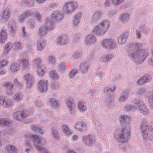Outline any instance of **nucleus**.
I'll list each match as a JSON object with an SVG mask.
<instances>
[{"mask_svg": "<svg viewBox=\"0 0 153 153\" xmlns=\"http://www.w3.org/2000/svg\"><path fill=\"white\" fill-rule=\"evenodd\" d=\"M20 67V65L16 62L12 63L10 66V70L11 72L14 73L19 70Z\"/></svg>", "mask_w": 153, "mask_h": 153, "instance_id": "393cba45", "label": "nucleus"}, {"mask_svg": "<svg viewBox=\"0 0 153 153\" xmlns=\"http://www.w3.org/2000/svg\"><path fill=\"white\" fill-rule=\"evenodd\" d=\"M75 127L77 131L84 132L87 130V124L84 122L79 121L76 123Z\"/></svg>", "mask_w": 153, "mask_h": 153, "instance_id": "aec40b11", "label": "nucleus"}, {"mask_svg": "<svg viewBox=\"0 0 153 153\" xmlns=\"http://www.w3.org/2000/svg\"><path fill=\"white\" fill-rule=\"evenodd\" d=\"M143 140L147 141V140H152L153 139V136L148 134L147 130L141 131Z\"/></svg>", "mask_w": 153, "mask_h": 153, "instance_id": "cd10ccee", "label": "nucleus"}, {"mask_svg": "<svg viewBox=\"0 0 153 153\" xmlns=\"http://www.w3.org/2000/svg\"><path fill=\"white\" fill-rule=\"evenodd\" d=\"M51 76L54 79H58L59 76L56 71L52 70L50 72Z\"/></svg>", "mask_w": 153, "mask_h": 153, "instance_id": "13d9d810", "label": "nucleus"}, {"mask_svg": "<svg viewBox=\"0 0 153 153\" xmlns=\"http://www.w3.org/2000/svg\"><path fill=\"white\" fill-rule=\"evenodd\" d=\"M102 16L101 12L100 11H96L93 13V17L91 19L92 22H95L99 21Z\"/></svg>", "mask_w": 153, "mask_h": 153, "instance_id": "5701e85b", "label": "nucleus"}, {"mask_svg": "<svg viewBox=\"0 0 153 153\" xmlns=\"http://www.w3.org/2000/svg\"><path fill=\"white\" fill-rule=\"evenodd\" d=\"M101 44L104 47L109 50L113 49L116 46L114 41L112 39H105L102 41Z\"/></svg>", "mask_w": 153, "mask_h": 153, "instance_id": "0eeeda50", "label": "nucleus"}, {"mask_svg": "<svg viewBox=\"0 0 153 153\" xmlns=\"http://www.w3.org/2000/svg\"><path fill=\"white\" fill-rule=\"evenodd\" d=\"M46 44V42L44 40L42 39L38 40L37 43V49L40 51H42L45 47Z\"/></svg>", "mask_w": 153, "mask_h": 153, "instance_id": "c756f323", "label": "nucleus"}, {"mask_svg": "<svg viewBox=\"0 0 153 153\" xmlns=\"http://www.w3.org/2000/svg\"><path fill=\"white\" fill-rule=\"evenodd\" d=\"M55 22L61 20L63 18V14L60 11H54L50 17Z\"/></svg>", "mask_w": 153, "mask_h": 153, "instance_id": "a211bd4d", "label": "nucleus"}, {"mask_svg": "<svg viewBox=\"0 0 153 153\" xmlns=\"http://www.w3.org/2000/svg\"><path fill=\"white\" fill-rule=\"evenodd\" d=\"M83 140L84 144L90 147L94 144L95 141L94 137L91 134L84 136Z\"/></svg>", "mask_w": 153, "mask_h": 153, "instance_id": "f8f14e48", "label": "nucleus"}, {"mask_svg": "<svg viewBox=\"0 0 153 153\" xmlns=\"http://www.w3.org/2000/svg\"><path fill=\"white\" fill-rule=\"evenodd\" d=\"M48 61L50 64H53L55 63V58L52 56H49L48 58Z\"/></svg>", "mask_w": 153, "mask_h": 153, "instance_id": "338daca9", "label": "nucleus"}, {"mask_svg": "<svg viewBox=\"0 0 153 153\" xmlns=\"http://www.w3.org/2000/svg\"><path fill=\"white\" fill-rule=\"evenodd\" d=\"M124 0H111V3L114 5H118L123 2Z\"/></svg>", "mask_w": 153, "mask_h": 153, "instance_id": "680f3d73", "label": "nucleus"}, {"mask_svg": "<svg viewBox=\"0 0 153 153\" xmlns=\"http://www.w3.org/2000/svg\"><path fill=\"white\" fill-rule=\"evenodd\" d=\"M13 47V44L12 43L8 42L4 46V50L2 53L3 55L6 56L7 55Z\"/></svg>", "mask_w": 153, "mask_h": 153, "instance_id": "b1692460", "label": "nucleus"}, {"mask_svg": "<svg viewBox=\"0 0 153 153\" xmlns=\"http://www.w3.org/2000/svg\"><path fill=\"white\" fill-rule=\"evenodd\" d=\"M33 62L37 68L38 74L39 76L43 75L45 73L44 70L45 69V66L44 65L42 64L41 59L39 58L36 59L33 61Z\"/></svg>", "mask_w": 153, "mask_h": 153, "instance_id": "423d86ee", "label": "nucleus"}, {"mask_svg": "<svg viewBox=\"0 0 153 153\" xmlns=\"http://www.w3.org/2000/svg\"><path fill=\"white\" fill-rule=\"evenodd\" d=\"M35 24L33 19H30L27 20V25L31 29H34L35 27Z\"/></svg>", "mask_w": 153, "mask_h": 153, "instance_id": "c03bdc74", "label": "nucleus"}, {"mask_svg": "<svg viewBox=\"0 0 153 153\" xmlns=\"http://www.w3.org/2000/svg\"><path fill=\"white\" fill-rule=\"evenodd\" d=\"M82 55L81 52L79 51H76L72 55L73 57L75 59L80 58Z\"/></svg>", "mask_w": 153, "mask_h": 153, "instance_id": "bf43d9fd", "label": "nucleus"}, {"mask_svg": "<svg viewBox=\"0 0 153 153\" xmlns=\"http://www.w3.org/2000/svg\"><path fill=\"white\" fill-rule=\"evenodd\" d=\"M139 27L140 29L144 34H148L150 32V29L144 25H141Z\"/></svg>", "mask_w": 153, "mask_h": 153, "instance_id": "49530a36", "label": "nucleus"}, {"mask_svg": "<svg viewBox=\"0 0 153 153\" xmlns=\"http://www.w3.org/2000/svg\"><path fill=\"white\" fill-rule=\"evenodd\" d=\"M23 78L26 82L27 86L28 88H30L33 86L35 82V79L32 74L27 73L24 75Z\"/></svg>", "mask_w": 153, "mask_h": 153, "instance_id": "9d476101", "label": "nucleus"}, {"mask_svg": "<svg viewBox=\"0 0 153 153\" xmlns=\"http://www.w3.org/2000/svg\"><path fill=\"white\" fill-rule=\"evenodd\" d=\"M34 17L40 22H42V16L41 14L38 11H36L33 13Z\"/></svg>", "mask_w": 153, "mask_h": 153, "instance_id": "6e6d98bb", "label": "nucleus"}, {"mask_svg": "<svg viewBox=\"0 0 153 153\" xmlns=\"http://www.w3.org/2000/svg\"><path fill=\"white\" fill-rule=\"evenodd\" d=\"M7 153H17V149L14 146L8 145L5 147Z\"/></svg>", "mask_w": 153, "mask_h": 153, "instance_id": "79ce46f5", "label": "nucleus"}, {"mask_svg": "<svg viewBox=\"0 0 153 153\" xmlns=\"http://www.w3.org/2000/svg\"><path fill=\"white\" fill-rule=\"evenodd\" d=\"M129 16H130L127 13H123L120 16V20L122 22H126L128 21Z\"/></svg>", "mask_w": 153, "mask_h": 153, "instance_id": "ea45409f", "label": "nucleus"}, {"mask_svg": "<svg viewBox=\"0 0 153 153\" xmlns=\"http://www.w3.org/2000/svg\"><path fill=\"white\" fill-rule=\"evenodd\" d=\"M29 115V112L27 110L16 111L13 113V117L17 121H20L26 118Z\"/></svg>", "mask_w": 153, "mask_h": 153, "instance_id": "6e6552de", "label": "nucleus"}, {"mask_svg": "<svg viewBox=\"0 0 153 153\" xmlns=\"http://www.w3.org/2000/svg\"><path fill=\"white\" fill-rule=\"evenodd\" d=\"M96 39L92 35H88L85 40V44L87 45H90L96 42Z\"/></svg>", "mask_w": 153, "mask_h": 153, "instance_id": "4be33fe9", "label": "nucleus"}, {"mask_svg": "<svg viewBox=\"0 0 153 153\" xmlns=\"http://www.w3.org/2000/svg\"><path fill=\"white\" fill-rule=\"evenodd\" d=\"M73 100L71 98H68L66 100V102L68 107L69 109V111L70 112V114H72L74 110L73 109Z\"/></svg>", "mask_w": 153, "mask_h": 153, "instance_id": "473e14b6", "label": "nucleus"}, {"mask_svg": "<svg viewBox=\"0 0 153 153\" xmlns=\"http://www.w3.org/2000/svg\"><path fill=\"white\" fill-rule=\"evenodd\" d=\"M58 69L60 71L64 73L65 71L67 69L65 63L64 62L59 63L58 65Z\"/></svg>", "mask_w": 153, "mask_h": 153, "instance_id": "3c124183", "label": "nucleus"}, {"mask_svg": "<svg viewBox=\"0 0 153 153\" xmlns=\"http://www.w3.org/2000/svg\"><path fill=\"white\" fill-rule=\"evenodd\" d=\"M110 25L108 21L103 20L95 26L93 32L98 35H104L108 29Z\"/></svg>", "mask_w": 153, "mask_h": 153, "instance_id": "7ed1b4c3", "label": "nucleus"}, {"mask_svg": "<svg viewBox=\"0 0 153 153\" xmlns=\"http://www.w3.org/2000/svg\"><path fill=\"white\" fill-rule=\"evenodd\" d=\"M23 14L26 18L32 15L33 14V13L31 10H26Z\"/></svg>", "mask_w": 153, "mask_h": 153, "instance_id": "774afa93", "label": "nucleus"}, {"mask_svg": "<svg viewBox=\"0 0 153 153\" xmlns=\"http://www.w3.org/2000/svg\"><path fill=\"white\" fill-rule=\"evenodd\" d=\"M5 88V94L8 96H11L13 94L14 91L13 88L14 84L11 82H5L3 85Z\"/></svg>", "mask_w": 153, "mask_h": 153, "instance_id": "1a4fd4ad", "label": "nucleus"}, {"mask_svg": "<svg viewBox=\"0 0 153 153\" xmlns=\"http://www.w3.org/2000/svg\"><path fill=\"white\" fill-rule=\"evenodd\" d=\"M12 101L9 98H5L4 104L3 105L5 107L8 108L13 104Z\"/></svg>", "mask_w": 153, "mask_h": 153, "instance_id": "de8ad7c7", "label": "nucleus"}, {"mask_svg": "<svg viewBox=\"0 0 153 153\" xmlns=\"http://www.w3.org/2000/svg\"><path fill=\"white\" fill-rule=\"evenodd\" d=\"M19 62L22 69L23 70L27 69L30 66V63L28 59L23 58L20 59Z\"/></svg>", "mask_w": 153, "mask_h": 153, "instance_id": "412c9836", "label": "nucleus"}, {"mask_svg": "<svg viewBox=\"0 0 153 153\" xmlns=\"http://www.w3.org/2000/svg\"><path fill=\"white\" fill-rule=\"evenodd\" d=\"M130 128L117 129L114 133V137L115 140L123 143L127 141L130 136Z\"/></svg>", "mask_w": 153, "mask_h": 153, "instance_id": "f03ea898", "label": "nucleus"}, {"mask_svg": "<svg viewBox=\"0 0 153 153\" xmlns=\"http://www.w3.org/2000/svg\"><path fill=\"white\" fill-rule=\"evenodd\" d=\"M143 44L140 43H131L128 45V55L130 59L136 64L143 63L147 56L148 51L142 49Z\"/></svg>", "mask_w": 153, "mask_h": 153, "instance_id": "f257e3e1", "label": "nucleus"}, {"mask_svg": "<svg viewBox=\"0 0 153 153\" xmlns=\"http://www.w3.org/2000/svg\"><path fill=\"white\" fill-rule=\"evenodd\" d=\"M128 95V91H124L122 92L119 98V101L120 102L125 101L127 99Z\"/></svg>", "mask_w": 153, "mask_h": 153, "instance_id": "a878e982", "label": "nucleus"}, {"mask_svg": "<svg viewBox=\"0 0 153 153\" xmlns=\"http://www.w3.org/2000/svg\"><path fill=\"white\" fill-rule=\"evenodd\" d=\"M23 98V94L20 92H18L15 94L13 96V99L16 102H18L21 100Z\"/></svg>", "mask_w": 153, "mask_h": 153, "instance_id": "7c9ffc66", "label": "nucleus"}, {"mask_svg": "<svg viewBox=\"0 0 153 153\" xmlns=\"http://www.w3.org/2000/svg\"><path fill=\"white\" fill-rule=\"evenodd\" d=\"M69 72L68 74L69 78L71 79H74L76 74L78 73V70L77 69L74 68Z\"/></svg>", "mask_w": 153, "mask_h": 153, "instance_id": "58836bf2", "label": "nucleus"}, {"mask_svg": "<svg viewBox=\"0 0 153 153\" xmlns=\"http://www.w3.org/2000/svg\"><path fill=\"white\" fill-rule=\"evenodd\" d=\"M116 89V87L113 86L112 87H109L108 86L105 87L103 90V92L104 94H108V93L111 91H113L115 90Z\"/></svg>", "mask_w": 153, "mask_h": 153, "instance_id": "603ef678", "label": "nucleus"}, {"mask_svg": "<svg viewBox=\"0 0 153 153\" xmlns=\"http://www.w3.org/2000/svg\"><path fill=\"white\" fill-rule=\"evenodd\" d=\"M128 36L127 32H124L122 33L118 37L117 42L119 44L122 45L125 44L126 42Z\"/></svg>", "mask_w": 153, "mask_h": 153, "instance_id": "6ab92c4d", "label": "nucleus"}, {"mask_svg": "<svg viewBox=\"0 0 153 153\" xmlns=\"http://www.w3.org/2000/svg\"><path fill=\"white\" fill-rule=\"evenodd\" d=\"M23 4L27 6H32L34 4L33 0H23Z\"/></svg>", "mask_w": 153, "mask_h": 153, "instance_id": "5fc2aeb1", "label": "nucleus"}, {"mask_svg": "<svg viewBox=\"0 0 153 153\" xmlns=\"http://www.w3.org/2000/svg\"><path fill=\"white\" fill-rule=\"evenodd\" d=\"M105 100L106 105L109 106L111 105L114 103V100L112 98L110 97H108L106 98Z\"/></svg>", "mask_w": 153, "mask_h": 153, "instance_id": "4d7b16f0", "label": "nucleus"}, {"mask_svg": "<svg viewBox=\"0 0 153 153\" xmlns=\"http://www.w3.org/2000/svg\"><path fill=\"white\" fill-rule=\"evenodd\" d=\"M148 124L149 123L147 120L144 119H142L140 126L141 131L147 130Z\"/></svg>", "mask_w": 153, "mask_h": 153, "instance_id": "4c0bfd02", "label": "nucleus"}, {"mask_svg": "<svg viewBox=\"0 0 153 153\" xmlns=\"http://www.w3.org/2000/svg\"><path fill=\"white\" fill-rule=\"evenodd\" d=\"M78 7V4L76 2L69 1L64 4L63 10L67 15H68L74 12Z\"/></svg>", "mask_w": 153, "mask_h": 153, "instance_id": "39448f33", "label": "nucleus"}, {"mask_svg": "<svg viewBox=\"0 0 153 153\" xmlns=\"http://www.w3.org/2000/svg\"><path fill=\"white\" fill-rule=\"evenodd\" d=\"M16 23L15 20H11L9 21L8 28L10 33L11 36H14L17 31Z\"/></svg>", "mask_w": 153, "mask_h": 153, "instance_id": "9b49d317", "label": "nucleus"}, {"mask_svg": "<svg viewBox=\"0 0 153 153\" xmlns=\"http://www.w3.org/2000/svg\"><path fill=\"white\" fill-rule=\"evenodd\" d=\"M146 89L145 88H142L138 89L136 91L137 94L139 96H142L145 94Z\"/></svg>", "mask_w": 153, "mask_h": 153, "instance_id": "864d4df0", "label": "nucleus"}, {"mask_svg": "<svg viewBox=\"0 0 153 153\" xmlns=\"http://www.w3.org/2000/svg\"><path fill=\"white\" fill-rule=\"evenodd\" d=\"M142 77L144 79L145 83H146L149 82L152 79V76H151L148 75L146 74L145 75L143 76Z\"/></svg>", "mask_w": 153, "mask_h": 153, "instance_id": "052dcab7", "label": "nucleus"}, {"mask_svg": "<svg viewBox=\"0 0 153 153\" xmlns=\"http://www.w3.org/2000/svg\"><path fill=\"white\" fill-rule=\"evenodd\" d=\"M39 90L41 92H44L48 89L47 81L45 80H40L38 85Z\"/></svg>", "mask_w": 153, "mask_h": 153, "instance_id": "2eb2a0df", "label": "nucleus"}, {"mask_svg": "<svg viewBox=\"0 0 153 153\" xmlns=\"http://www.w3.org/2000/svg\"><path fill=\"white\" fill-rule=\"evenodd\" d=\"M131 121V117L126 115H121L119 117V122L123 125H127Z\"/></svg>", "mask_w": 153, "mask_h": 153, "instance_id": "dca6fc26", "label": "nucleus"}, {"mask_svg": "<svg viewBox=\"0 0 153 153\" xmlns=\"http://www.w3.org/2000/svg\"><path fill=\"white\" fill-rule=\"evenodd\" d=\"M78 109L81 112H84L87 110V108L86 106L85 103L83 101L78 102Z\"/></svg>", "mask_w": 153, "mask_h": 153, "instance_id": "e433bc0d", "label": "nucleus"}, {"mask_svg": "<svg viewBox=\"0 0 153 153\" xmlns=\"http://www.w3.org/2000/svg\"><path fill=\"white\" fill-rule=\"evenodd\" d=\"M146 97L148 98V101L149 104L150 108L153 109V90L148 93V94L146 95Z\"/></svg>", "mask_w": 153, "mask_h": 153, "instance_id": "bb28decb", "label": "nucleus"}, {"mask_svg": "<svg viewBox=\"0 0 153 153\" xmlns=\"http://www.w3.org/2000/svg\"><path fill=\"white\" fill-rule=\"evenodd\" d=\"M48 31L46 30L44 26H41L38 29V33L39 37H42L46 34V32Z\"/></svg>", "mask_w": 153, "mask_h": 153, "instance_id": "f704fd0d", "label": "nucleus"}, {"mask_svg": "<svg viewBox=\"0 0 153 153\" xmlns=\"http://www.w3.org/2000/svg\"><path fill=\"white\" fill-rule=\"evenodd\" d=\"M48 103L50 105L54 108H57L59 105L58 102L55 98L50 99L48 100Z\"/></svg>", "mask_w": 153, "mask_h": 153, "instance_id": "2f4dec72", "label": "nucleus"}, {"mask_svg": "<svg viewBox=\"0 0 153 153\" xmlns=\"http://www.w3.org/2000/svg\"><path fill=\"white\" fill-rule=\"evenodd\" d=\"M13 48L16 51L20 50L22 48V43L19 42H15L13 44Z\"/></svg>", "mask_w": 153, "mask_h": 153, "instance_id": "8fccbe9b", "label": "nucleus"}, {"mask_svg": "<svg viewBox=\"0 0 153 153\" xmlns=\"http://www.w3.org/2000/svg\"><path fill=\"white\" fill-rule=\"evenodd\" d=\"M11 13L8 9H6L0 14L1 19L4 22L7 21L11 16Z\"/></svg>", "mask_w": 153, "mask_h": 153, "instance_id": "f3484780", "label": "nucleus"}, {"mask_svg": "<svg viewBox=\"0 0 153 153\" xmlns=\"http://www.w3.org/2000/svg\"><path fill=\"white\" fill-rule=\"evenodd\" d=\"M7 33L6 30H2L0 33V43L3 44L7 39Z\"/></svg>", "mask_w": 153, "mask_h": 153, "instance_id": "c85d7f7f", "label": "nucleus"}, {"mask_svg": "<svg viewBox=\"0 0 153 153\" xmlns=\"http://www.w3.org/2000/svg\"><path fill=\"white\" fill-rule=\"evenodd\" d=\"M59 84L57 82H54L52 83L51 88L52 90H55L58 88Z\"/></svg>", "mask_w": 153, "mask_h": 153, "instance_id": "0e129e2a", "label": "nucleus"}, {"mask_svg": "<svg viewBox=\"0 0 153 153\" xmlns=\"http://www.w3.org/2000/svg\"><path fill=\"white\" fill-rule=\"evenodd\" d=\"M90 67V65L88 62L87 61L82 62L79 66V71L83 74L87 73Z\"/></svg>", "mask_w": 153, "mask_h": 153, "instance_id": "4468645a", "label": "nucleus"}, {"mask_svg": "<svg viewBox=\"0 0 153 153\" xmlns=\"http://www.w3.org/2000/svg\"><path fill=\"white\" fill-rule=\"evenodd\" d=\"M62 128L64 133L67 135L71 134L72 132L71 130L65 124L62 125Z\"/></svg>", "mask_w": 153, "mask_h": 153, "instance_id": "37998d69", "label": "nucleus"}, {"mask_svg": "<svg viewBox=\"0 0 153 153\" xmlns=\"http://www.w3.org/2000/svg\"><path fill=\"white\" fill-rule=\"evenodd\" d=\"M68 43L67 38L65 36L59 37L57 40V43L58 45H64Z\"/></svg>", "mask_w": 153, "mask_h": 153, "instance_id": "c9c22d12", "label": "nucleus"}, {"mask_svg": "<svg viewBox=\"0 0 153 153\" xmlns=\"http://www.w3.org/2000/svg\"><path fill=\"white\" fill-rule=\"evenodd\" d=\"M132 103L136 108H138L139 111L144 115H148L149 111L146 106L143 103V101L139 99H134L132 101Z\"/></svg>", "mask_w": 153, "mask_h": 153, "instance_id": "20e7f679", "label": "nucleus"}, {"mask_svg": "<svg viewBox=\"0 0 153 153\" xmlns=\"http://www.w3.org/2000/svg\"><path fill=\"white\" fill-rule=\"evenodd\" d=\"M10 122V120L4 118H0V126H5L9 125Z\"/></svg>", "mask_w": 153, "mask_h": 153, "instance_id": "09e8293b", "label": "nucleus"}, {"mask_svg": "<svg viewBox=\"0 0 153 153\" xmlns=\"http://www.w3.org/2000/svg\"><path fill=\"white\" fill-rule=\"evenodd\" d=\"M51 130V135L52 137L56 140H59L60 138V136L59 135L58 131L54 128H52Z\"/></svg>", "mask_w": 153, "mask_h": 153, "instance_id": "a19ab883", "label": "nucleus"}, {"mask_svg": "<svg viewBox=\"0 0 153 153\" xmlns=\"http://www.w3.org/2000/svg\"><path fill=\"white\" fill-rule=\"evenodd\" d=\"M54 22L50 17L46 18L44 27L47 31L52 30L54 29L55 27Z\"/></svg>", "mask_w": 153, "mask_h": 153, "instance_id": "ddd939ff", "label": "nucleus"}, {"mask_svg": "<svg viewBox=\"0 0 153 153\" xmlns=\"http://www.w3.org/2000/svg\"><path fill=\"white\" fill-rule=\"evenodd\" d=\"M26 18V17H25V15L23 13L19 16L18 21L19 22L22 23L25 20Z\"/></svg>", "mask_w": 153, "mask_h": 153, "instance_id": "e2e57ef3", "label": "nucleus"}, {"mask_svg": "<svg viewBox=\"0 0 153 153\" xmlns=\"http://www.w3.org/2000/svg\"><path fill=\"white\" fill-rule=\"evenodd\" d=\"M136 109V107L134 105L131 104L126 105L124 108V110L126 111H133Z\"/></svg>", "mask_w": 153, "mask_h": 153, "instance_id": "a18cd8bd", "label": "nucleus"}, {"mask_svg": "<svg viewBox=\"0 0 153 153\" xmlns=\"http://www.w3.org/2000/svg\"><path fill=\"white\" fill-rule=\"evenodd\" d=\"M31 129L33 131L41 134L43 133V130L41 127L37 124H33L31 126Z\"/></svg>", "mask_w": 153, "mask_h": 153, "instance_id": "72a5a7b5", "label": "nucleus"}, {"mask_svg": "<svg viewBox=\"0 0 153 153\" xmlns=\"http://www.w3.org/2000/svg\"><path fill=\"white\" fill-rule=\"evenodd\" d=\"M14 82L19 89H20L22 88V84L19 82L17 79H15L14 80Z\"/></svg>", "mask_w": 153, "mask_h": 153, "instance_id": "69168bd1", "label": "nucleus"}]
</instances>
